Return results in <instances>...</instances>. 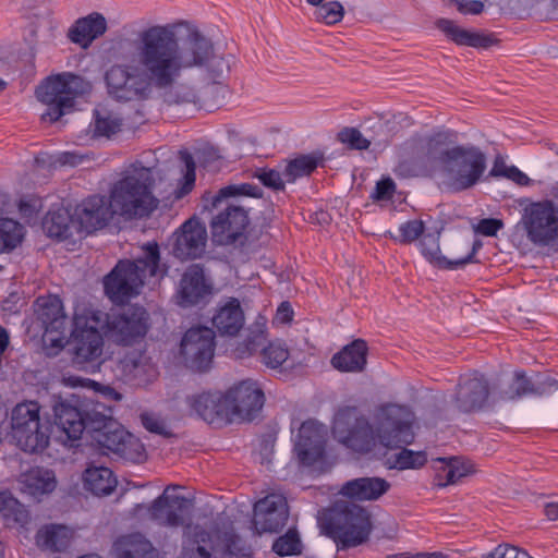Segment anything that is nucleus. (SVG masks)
I'll list each match as a JSON object with an SVG mask.
<instances>
[{
	"mask_svg": "<svg viewBox=\"0 0 558 558\" xmlns=\"http://www.w3.org/2000/svg\"><path fill=\"white\" fill-rule=\"evenodd\" d=\"M137 64H114L105 73L108 94L117 100L149 99L156 90L165 104L196 105L194 86L180 82L183 71L205 68L213 77L230 71L232 54L215 53L213 41L199 31L190 32L180 43L167 25H153L140 32Z\"/></svg>",
	"mask_w": 558,
	"mask_h": 558,
	"instance_id": "nucleus-1",
	"label": "nucleus"
},
{
	"mask_svg": "<svg viewBox=\"0 0 558 558\" xmlns=\"http://www.w3.org/2000/svg\"><path fill=\"white\" fill-rule=\"evenodd\" d=\"M53 414L60 438L70 441V447H77L75 442L86 433L92 445L121 457L128 454L131 435L112 418L111 410L104 403L72 396L59 399L53 405Z\"/></svg>",
	"mask_w": 558,
	"mask_h": 558,
	"instance_id": "nucleus-2",
	"label": "nucleus"
},
{
	"mask_svg": "<svg viewBox=\"0 0 558 558\" xmlns=\"http://www.w3.org/2000/svg\"><path fill=\"white\" fill-rule=\"evenodd\" d=\"M450 136L449 131L436 132L430 136L428 154L424 165H421V172L438 177L448 192L461 193L484 181L487 156L473 144L444 147Z\"/></svg>",
	"mask_w": 558,
	"mask_h": 558,
	"instance_id": "nucleus-3",
	"label": "nucleus"
},
{
	"mask_svg": "<svg viewBox=\"0 0 558 558\" xmlns=\"http://www.w3.org/2000/svg\"><path fill=\"white\" fill-rule=\"evenodd\" d=\"M167 268L160 266V250L156 242L143 246V255L134 260H120L106 276L104 286L106 294L114 302H124L140 294V289L147 278L160 277Z\"/></svg>",
	"mask_w": 558,
	"mask_h": 558,
	"instance_id": "nucleus-4",
	"label": "nucleus"
},
{
	"mask_svg": "<svg viewBox=\"0 0 558 558\" xmlns=\"http://www.w3.org/2000/svg\"><path fill=\"white\" fill-rule=\"evenodd\" d=\"M413 413L408 407L387 404L380 408L377 415V436L379 442L387 448H400L399 452L386 457L388 469L405 470L416 468L418 452L405 448L414 439L412 430Z\"/></svg>",
	"mask_w": 558,
	"mask_h": 558,
	"instance_id": "nucleus-5",
	"label": "nucleus"
},
{
	"mask_svg": "<svg viewBox=\"0 0 558 558\" xmlns=\"http://www.w3.org/2000/svg\"><path fill=\"white\" fill-rule=\"evenodd\" d=\"M324 535L338 550L357 547L368 541L373 530L369 512L348 500H337L327 510L322 524Z\"/></svg>",
	"mask_w": 558,
	"mask_h": 558,
	"instance_id": "nucleus-6",
	"label": "nucleus"
},
{
	"mask_svg": "<svg viewBox=\"0 0 558 558\" xmlns=\"http://www.w3.org/2000/svg\"><path fill=\"white\" fill-rule=\"evenodd\" d=\"M154 183L148 168L142 167L123 175L110 189L113 213L125 219L149 216L158 206V199L153 194Z\"/></svg>",
	"mask_w": 558,
	"mask_h": 558,
	"instance_id": "nucleus-7",
	"label": "nucleus"
},
{
	"mask_svg": "<svg viewBox=\"0 0 558 558\" xmlns=\"http://www.w3.org/2000/svg\"><path fill=\"white\" fill-rule=\"evenodd\" d=\"M90 83L81 75L64 72L47 77L36 89L37 99L47 105L43 118L57 122L62 116L71 112L75 106V98L88 94Z\"/></svg>",
	"mask_w": 558,
	"mask_h": 558,
	"instance_id": "nucleus-8",
	"label": "nucleus"
},
{
	"mask_svg": "<svg viewBox=\"0 0 558 558\" xmlns=\"http://www.w3.org/2000/svg\"><path fill=\"white\" fill-rule=\"evenodd\" d=\"M10 426L12 438L21 450L34 453L48 447L50 425L48 421H41L38 402L16 404L12 410Z\"/></svg>",
	"mask_w": 558,
	"mask_h": 558,
	"instance_id": "nucleus-9",
	"label": "nucleus"
},
{
	"mask_svg": "<svg viewBox=\"0 0 558 558\" xmlns=\"http://www.w3.org/2000/svg\"><path fill=\"white\" fill-rule=\"evenodd\" d=\"M178 486H168L163 493L158 496L148 507L150 518L162 525L178 527H186L187 536L186 546L207 545L211 543L210 533L202 525L191 526L185 524L184 512L192 506V500L183 495L169 494L170 489Z\"/></svg>",
	"mask_w": 558,
	"mask_h": 558,
	"instance_id": "nucleus-10",
	"label": "nucleus"
},
{
	"mask_svg": "<svg viewBox=\"0 0 558 558\" xmlns=\"http://www.w3.org/2000/svg\"><path fill=\"white\" fill-rule=\"evenodd\" d=\"M331 433L333 438L347 449L360 453H369L375 445L377 428L374 429L366 416L356 407L340 408L333 417Z\"/></svg>",
	"mask_w": 558,
	"mask_h": 558,
	"instance_id": "nucleus-11",
	"label": "nucleus"
},
{
	"mask_svg": "<svg viewBox=\"0 0 558 558\" xmlns=\"http://www.w3.org/2000/svg\"><path fill=\"white\" fill-rule=\"evenodd\" d=\"M526 203L521 211L520 225L526 239L535 246L545 247L558 243V205L553 199L521 202Z\"/></svg>",
	"mask_w": 558,
	"mask_h": 558,
	"instance_id": "nucleus-12",
	"label": "nucleus"
},
{
	"mask_svg": "<svg viewBox=\"0 0 558 558\" xmlns=\"http://www.w3.org/2000/svg\"><path fill=\"white\" fill-rule=\"evenodd\" d=\"M72 327L69 345L73 365L89 373L99 371L102 363V335L96 327L89 326L85 317H74Z\"/></svg>",
	"mask_w": 558,
	"mask_h": 558,
	"instance_id": "nucleus-13",
	"label": "nucleus"
},
{
	"mask_svg": "<svg viewBox=\"0 0 558 558\" xmlns=\"http://www.w3.org/2000/svg\"><path fill=\"white\" fill-rule=\"evenodd\" d=\"M444 229L440 220H433L427 216V220L421 217V253L424 258L435 268L456 270L465 265L475 263V255L482 248L481 240H474L471 252L458 259H449L441 254L439 238Z\"/></svg>",
	"mask_w": 558,
	"mask_h": 558,
	"instance_id": "nucleus-14",
	"label": "nucleus"
},
{
	"mask_svg": "<svg viewBox=\"0 0 558 558\" xmlns=\"http://www.w3.org/2000/svg\"><path fill=\"white\" fill-rule=\"evenodd\" d=\"M106 326L110 337L119 344L131 345L146 336L149 314L140 305L129 304L107 314Z\"/></svg>",
	"mask_w": 558,
	"mask_h": 558,
	"instance_id": "nucleus-15",
	"label": "nucleus"
},
{
	"mask_svg": "<svg viewBox=\"0 0 558 558\" xmlns=\"http://www.w3.org/2000/svg\"><path fill=\"white\" fill-rule=\"evenodd\" d=\"M256 320L248 327V333L244 341L238 343L234 355L238 359H245L260 351L262 362L270 368L280 367L289 357V350L283 342L272 341L264 345L266 341V322Z\"/></svg>",
	"mask_w": 558,
	"mask_h": 558,
	"instance_id": "nucleus-16",
	"label": "nucleus"
},
{
	"mask_svg": "<svg viewBox=\"0 0 558 558\" xmlns=\"http://www.w3.org/2000/svg\"><path fill=\"white\" fill-rule=\"evenodd\" d=\"M215 331L205 326L187 329L180 343V353L187 367L206 371L215 354Z\"/></svg>",
	"mask_w": 558,
	"mask_h": 558,
	"instance_id": "nucleus-17",
	"label": "nucleus"
},
{
	"mask_svg": "<svg viewBox=\"0 0 558 558\" xmlns=\"http://www.w3.org/2000/svg\"><path fill=\"white\" fill-rule=\"evenodd\" d=\"M248 223L247 210L241 206L228 205L210 221L211 240L217 245L243 246L247 240L245 230Z\"/></svg>",
	"mask_w": 558,
	"mask_h": 558,
	"instance_id": "nucleus-18",
	"label": "nucleus"
},
{
	"mask_svg": "<svg viewBox=\"0 0 558 558\" xmlns=\"http://www.w3.org/2000/svg\"><path fill=\"white\" fill-rule=\"evenodd\" d=\"M225 393L232 422L235 418L252 422L258 416L265 403L263 389L252 379L234 384Z\"/></svg>",
	"mask_w": 558,
	"mask_h": 558,
	"instance_id": "nucleus-19",
	"label": "nucleus"
},
{
	"mask_svg": "<svg viewBox=\"0 0 558 558\" xmlns=\"http://www.w3.org/2000/svg\"><path fill=\"white\" fill-rule=\"evenodd\" d=\"M327 429L324 424L307 420L299 428L294 451L302 465L312 466L325 456Z\"/></svg>",
	"mask_w": 558,
	"mask_h": 558,
	"instance_id": "nucleus-20",
	"label": "nucleus"
},
{
	"mask_svg": "<svg viewBox=\"0 0 558 558\" xmlns=\"http://www.w3.org/2000/svg\"><path fill=\"white\" fill-rule=\"evenodd\" d=\"M289 519V509L283 496L270 494L254 505L253 526L258 534L277 533Z\"/></svg>",
	"mask_w": 558,
	"mask_h": 558,
	"instance_id": "nucleus-21",
	"label": "nucleus"
},
{
	"mask_svg": "<svg viewBox=\"0 0 558 558\" xmlns=\"http://www.w3.org/2000/svg\"><path fill=\"white\" fill-rule=\"evenodd\" d=\"M190 415H195L208 424L227 425L232 423L226 393L207 391L186 398Z\"/></svg>",
	"mask_w": 558,
	"mask_h": 558,
	"instance_id": "nucleus-22",
	"label": "nucleus"
},
{
	"mask_svg": "<svg viewBox=\"0 0 558 558\" xmlns=\"http://www.w3.org/2000/svg\"><path fill=\"white\" fill-rule=\"evenodd\" d=\"M488 396L489 387L487 380L484 375L475 371L460 377L454 395V403L460 412H475L484 408Z\"/></svg>",
	"mask_w": 558,
	"mask_h": 558,
	"instance_id": "nucleus-23",
	"label": "nucleus"
},
{
	"mask_svg": "<svg viewBox=\"0 0 558 558\" xmlns=\"http://www.w3.org/2000/svg\"><path fill=\"white\" fill-rule=\"evenodd\" d=\"M557 389V380L549 375L527 377L524 371H515L507 388L499 391V399L517 400L527 396H544Z\"/></svg>",
	"mask_w": 558,
	"mask_h": 558,
	"instance_id": "nucleus-24",
	"label": "nucleus"
},
{
	"mask_svg": "<svg viewBox=\"0 0 558 558\" xmlns=\"http://www.w3.org/2000/svg\"><path fill=\"white\" fill-rule=\"evenodd\" d=\"M113 213L111 202L102 195H92L85 198L75 208L76 221L80 223V232L83 230L92 233L106 227Z\"/></svg>",
	"mask_w": 558,
	"mask_h": 558,
	"instance_id": "nucleus-25",
	"label": "nucleus"
},
{
	"mask_svg": "<svg viewBox=\"0 0 558 558\" xmlns=\"http://www.w3.org/2000/svg\"><path fill=\"white\" fill-rule=\"evenodd\" d=\"M207 242V232L195 219L186 220L180 228L173 244V255L182 260L195 259L203 255Z\"/></svg>",
	"mask_w": 558,
	"mask_h": 558,
	"instance_id": "nucleus-26",
	"label": "nucleus"
},
{
	"mask_svg": "<svg viewBox=\"0 0 558 558\" xmlns=\"http://www.w3.org/2000/svg\"><path fill=\"white\" fill-rule=\"evenodd\" d=\"M37 318L41 323L46 336L56 335L50 338L53 344H59L65 338L68 317L63 311V304L59 296L38 298Z\"/></svg>",
	"mask_w": 558,
	"mask_h": 558,
	"instance_id": "nucleus-27",
	"label": "nucleus"
},
{
	"mask_svg": "<svg viewBox=\"0 0 558 558\" xmlns=\"http://www.w3.org/2000/svg\"><path fill=\"white\" fill-rule=\"evenodd\" d=\"M211 293L213 283L206 278L203 266L199 264L189 266L180 281V304L197 305Z\"/></svg>",
	"mask_w": 558,
	"mask_h": 558,
	"instance_id": "nucleus-28",
	"label": "nucleus"
},
{
	"mask_svg": "<svg viewBox=\"0 0 558 558\" xmlns=\"http://www.w3.org/2000/svg\"><path fill=\"white\" fill-rule=\"evenodd\" d=\"M390 488V483L381 477H357L345 482L339 494L350 500H377Z\"/></svg>",
	"mask_w": 558,
	"mask_h": 558,
	"instance_id": "nucleus-29",
	"label": "nucleus"
},
{
	"mask_svg": "<svg viewBox=\"0 0 558 558\" xmlns=\"http://www.w3.org/2000/svg\"><path fill=\"white\" fill-rule=\"evenodd\" d=\"M43 229L49 238L68 240L80 233V223L64 207L51 208L43 219Z\"/></svg>",
	"mask_w": 558,
	"mask_h": 558,
	"instance_id": "nucleus-30",
	"label": "nucleus"
},
{
	"mask_svg": "<svg viewBox=\"0 0 558 558\" xmlns=\"http://www.w3.org/2000/svg\"><path fill=\"white\" fill-rule=\"evenodd\" d=\"M367 352L366 341L355 339L331 357V365L343 373L362 372L367 363Z\"/></svg>",
	"mask_w": 558,
	"mask_h": 558,
	"instance_id": "nucleus-31",
	"label": "nucleus"
},
{
	"mask_svg": "<svg viewBox=\"0 0 558 558\" xmlns=\"http://www.w3.org/2000/svg\"><path fill=\"white\" fill-rule=\"evenodd\" d=\"M244 323V312L240 301L235 298H230L223 305H220L213 317V325L221 336H236Z\"/></svg>",
	"mask_w": 558,
	"mask_h": 558,
	"instance_id": "nucleus-32",
	"label": "nucleus"
},
{
	"mask_svg": "<svg viewBox=\"0 0 558 558\" xmlns=\"http://www.w3.org/2000/svg\"><path fill=\"white\" fill-rule=\"evenodd\" d=\"M434 484L438 487L458 484L473 471V465L461 458H437L432 461Z\"/></svg>",
	"mask_w": 558,
	"mask_h": 558,
	"instance_id": "nucleus-33",
	"label": "nucleus"
},
{
	"mask_svg": "<svg viewBox=\"0 0 558 558\" xmlns=\"http://www.w3.org/2000/svg\"><path fill=\"white\" fill-rule=\"evenodd\" d=\"M107 31V21L101 13L93 12L85 17L78 19L69 29V38L72 43L87 47L92 41Z\"/></svg>",
	"mask_w": 558,
	"mask_h": 558,
	"instance_id": "nucleus-34",
	"label": "nucleus"
},
{
	"mask_svg": "<svg viewBox=\"0 0 558 558\" xmlns=\"http://www.w3.org/2000/svg\"><path fill=\"white\" fill-rule=\"evenodd\" d=\"M436 26L448 39L460 46L488 48L495 43L493 37L461 28L448 19H439Z\"/></svg>",
	"mask_w": 558,
	"mask_h": 558,
	"instance_id": "nucleus-35",
	"label": "nucleus"
},
{
	"mask_svg": "<svg viewBox=\"0 0 558 558\" xmlns=\"http://www.w3.org/2000/svg\"><path fill=\"white\" fill-rule=\"evenodd\" d=\"M117 558H156L151 543L142 534L135 533L114 544Z\"/></svg>",
	"mask_w": 558,
	"mask_h": 558,
	"instance_id": "nucleus-36",
	"label": "nucleus"
},
{
	"mask_svg": "<svg viewBox=\"0 0 558 558\" xmlns=\"http://www.w3.org/2000/svg\"><path fill=\"white\" fill-rule=\"evenodd\" d=\"M83 478L86 489L97 496L110 495L118 484L113 472L106 466L87 468Z\"/></svg>",
	"mask_w": 558,
	"mask_h": 558,
	"instance_id": "nucleus-37",
	"label": "nucleus"
},
{
	"mask_svg": "<svg viewBox=\"0 0 558 558\" xmlns=\"http://www.w3.org/2000/svg\"><path fill=\"white\" fill-rule=\"evenodd\" d=\"M72 531L65 525L50 524L41 527L36 535L37 543L51 551L61 553L70 546Z\"/></svg>",
	"mask_w": 558,
	"mask_h": 558,
	"instance_id": "nucleus-38",
	"label": "nucleus"
},
{
	"mask_svg": "<svg viewBox=\"0 0 558 558\" xmlns=\"http://www.w3.org/2000/svg\"><path fill=\"white\" fill-rule=\"evenodd\" d=\"M263 194V190L253 183L229 184L221 187L215 195H210V193L204 194L203 201L205 203L204 207L208 209V204H210L211 208H217L222 201L231 197L248 196L260 198Z\"/></svg>",
	"mask_w": 558,
	"mask_h": 558,
	"instance_id": "nucleus-39",
	"label": "nucleus"
},
{
	"mask_svg": "<svg viewBox=\"0 0 558 558\" xmlns=\"http://www.w3.org/2000/svg\"><path fill=\"white\" fill-rule=\"evenodd\" d=\"M0 514L9 525L25 526L29 521L26 508L9 490H0Z\"/></svg>",
	"mask_w": 558,
	"mask_h": 558,
	"instance_id": "nucleus-40",
	"label": "nucleus"
},
{
	"mask_svg": "<svg viewBox=\"0 0 558 558\" xmlns=\"http://www.w3.org/2000/svg\"><path fill=\"white\" fill-rule=\"evenodd\" d=\"M24 482L28 493L33 496L49 494L57 486L54 472L43 468L31 470L25 475Z\"/></svg>",
	"mask_w": 558,
	"mask_h": 558,
	"instance_id": "nucleus-41",
	"label": "nucleus"
},
{
	"mask_svg": "<svg viewBox=\"0 0 558 558\" xmlns=\"http://www.w3.org/2000/svg\"><path fill=\"white\" fill-rule=\"evenodd\" d=\"M337 138L342 144H345L348 148L354 150H366L371 144L381 145L388 142V137L385 134L381 136L379 133L366 137L356 128H343L337 135Z\"/></svg>",
	"mask_w": 558,
	"mask_h": 558,
	"instance_id": "nucleus-42",
	"label": "nucleus"
},
{
	"mask_svg": "<svg viewBox=\"0 0 558 558\" xmlns=\"http://www.w3.org/2000/svg\"><path fill=\"white\" fill-rule=\"evenodd\" d=\"M322 160V157H317L313 154L301 155L294 158L287 165L284 169L283 175L286 181L292 183L298 178L310 175L313 171L316 170Z\"/></svg>",
	"mask_w": 558,
	"mask_h": 558,
	"instance_id": "nucleus-43",
	"label": "nucleus"
},
{
	"mask_svg": "<svg viewBox=\"0 0 558 558\" xmlns=\"http://www.w3.org/2000/svg\"><path fill=\"white\" fill-rule=\"evenodd\" d=\"M24 227L11 218L0 219V253L15 248L23 240Z\"/></svg>",
	"mask_w": 558,
	"mask_h": 558,
	"instance_id": "nucleus-44",
	"label": "nucleus"
},
{
	"mask_svg": "<svg viewBox=\"0 0 558 558\" xmlns=\"http://www.w3.org/2000/svg\"><path fill=\"white\" fill-rule=\"evenodd\" d=\"M272 550L281 557L300 555L302 543L298 530L291 527L286 534L279 536L272 544Z\"/></svg>",
	"mask_w": 558,
	"mask_h": 558,
	"instance_id": "nucleus-45",
	"label": "nucleus"
},
{
	"mask_svg": "<svg viewBox=\"0 0 558 558\" xmlns=\"http://www.w3.org/2000/svg\"><path fill=\"white\" fill-rule=\"evenodd\" d=\"M344 9L339 1H329L322 4L315 11L318 21H323L328 25H333L343 19Z\"/></svg>",
	"mask_w": 558,
	"mask_h": 558,
	"instance_id": "nucleus-46",
	"label": "nucleus"
},
{
	"mask_svg": "<svg viewBox=\"0 0 558 558\" xmlns=\"http://www.w3.org/2000/svg\"><path fill=\"white\" fill-rule=\"evenodd\" d=\"M252 177L257 179L265 187L274 191L284 190V180L281 173L276 169L257 168Z\"/></svg>",
	"mask_w": 558,
	"mask_h": 558,
	"instance_id": "nucleus-47",
	"label": "nucleus"
},
{
	"mask_svg": "<svg viewBox=\"0 0 558 558\" xmlns=\"http://www.w3.org/2000/svg\"><path fill=\"white\" fill-rule=\"evenodd\" d=\"M396 190L395 181L390 177H383L376 182L369 198L374 203L390 202L395 196Z\"/></svg>",
	"mask_w": 558,
	"mask_h": 558,
	"instance_id": "nucleus-48",
	"label": "nucleus"
},
{
	"mask_svg": "<svg viewBox=\"0 0 558 558\" xmlns=\"http://www.w3.org/2000/svg\"><path fill=\"white\" fill-rule=\"evenodd\" d=\"M94 132L97 136L110 137L121 129V122L109 116L104 117L99 111L95 110Z\"/></svg>",
	"mask_w": 558,
	"mask_h": 558,
	"instance_id": "nucleus-49",
	"label": "nucleus"
},
{
	"mask_svg": "<svg viewBox=\"0 0 558 558\" xmlns=\"http://www.w3.org/2000/svg\"><path fill=\"white\" fill-rule=\"evenodd\" d=\"M180 154H181V159L185 166V173H184V183L181 186L180 193L178 195L179 197H181L192 191V189L194 187V184H195V179H196V173H195L196 165H195L193 156L186 150L181 151Z\"/></svg>",
	"mask_w": 558,
	"mask_h": 558,
	"instance_id": "nucleus-50",
	"label": "nucleus"
},
{
	"mask_svg": "<svg viewBox=\"0 0 558 558\" xmlns=\"http://www.w3.org/2000/svg\"><path fill=\"white\" fill-rule=\"evenodd\" d=\"M141 422L144 428L149 433L162 436L163 438L173 436V433L167 428L165 422L153 414H141Z\"/></svg>",
	"mask_w": 558,
	"mask_h": 558,
	"instance_id": "nucleus-51",
	"label": "nucleus"
},
{
	"mask_svg": "<svg viewBox=\"0 0 558 558\" xmlns=\"http://www.w3.org/2000/svg\"><path fill=\"white\" fill-rule=\"evenodd\" d=\"M483 558H533L525 550L511 545H498Z\"/></svg>",
	"mask_w": 558,
	"mask_h": 558,
	"instance_id": "nucleus-52",
	"label": "nucleus"
},
{
	"mask_svg": "<svg viewBox=\"0 0 558 558\" xmlns=\"http://www.w3.org/2000/svg\"><path fill=\"white\" fill-rule=\"evenodd\" d=\"M401 243L408 244L418 239V219L409 220L399 227V235L396 238Z\"/></svg>",
	"mask_w": 558,
	"mask_h": 558,
	"instance_id": "nucleus-53",
	"label": "nucleus"
},
{
	"mask_svg": "<svg viewBox=\"0 0 558 558\" xmlns=\"http://www.w3.org/2000/svg\"><path fill=\"white\" fill-rule=\"evenodd\" d=\"M504 228V222L496 218H484L477 223L476 231L485 236H495Z\"/></svg>",
	"mask_w": 558,
	"mask_h": 558,
	"instance_id": "nucleus-54",
	"label": "nucleus"
},
{
	"mask_svg": "<svg viewBox=\"0 0 558 558\" xmlns=\"http://www.w3.org/2000/svg\"><path fill=\"white\" fill-rule=\"evenodd\" d=\"M395 173L399 178H414L418 174V163L414 159L401 160L395 168Z\"/></svg>",
	"mask_w": 558,
	"mask_h": 558,
	"instance_id": "nucleus-55",
	"label": "nucleus"
},
{
	"mask_svg": "<svg viewBox=\"0 0 558 558\" xmlns=\"http://www.w3.org/2000/svg\"><path fill=\"white\" fill-rule=\"evenodd\" d=\"M506 179L520 186H529L532 183V180L514 165L509 167Z\"/></svg>",
	"mask_w": 558,
	"mask_h": 558,
	"instance_id": "nucleus-56",
	"label": "nucleus"
},
{
	"mask_svg": "<svg viewBox=\"0 0 558 558\" xmlns=\"http://www.w3.org/2000/svg\"><path fill=\"white\" fill-rule=\"evenodd\" d=\"M458 10L462 14L477 15L483 12L484 3L480 0H462V2H459Z\"/></svg>",
	"mask_w": 558,
	"mask_h": 558,
	"instance_id": "nucleus-57",
	"label": "nucleus"
},
{
	"mask_svg": "<svg viewBox=\"0 0 558 558\" xmlns=\"http://www.w3.org/2000/svg\"><path fill=\"white\" fill-rule=\"evenodd\" d=\"M185 558H214L206 545L184 546Z\"/></svg>",
	"mask_w": 558,
	"mask_h": 558,
	"instance_id": "nucleus-58",
	"label": "nucleus"
},
{
	"mask_svg": "<svg viewBox=\"0 0 558 558\" xmlns=\"http://www.w3.org/2000/svg\"><path fill=\"white\" fill-rule=\"evenodd\" d=\"M277 318L281 323H290L293 319V310L288 301L281 302L277 308Z\"/></svg>",
	"mask_w": 558,
	"mask_h": 558,
	"instance_id": "nucleus-59",
	"label": "nucleus"
},
{
	"mask_svg": "<svg viewBox=\"0 0 558 558\" xmlns=\"http://www.w3.org/2000/svg\"><path fill=\"white\" fill-rule=\"evenodd\" d=\"M80 161H81V158L76 154L70 153V151H64V153L60 154L57 157L56 161L51 162L50 165L59 163L61 166H65V165L76 166L80 163Z\"/></svg>",
	"mask_w": 558,
	"mask_h": 558,
	"instance_id": "nucleus-60",
	"label": "nucleus"
},
{
	"mask_svg": "<svg viewBox=\"0 0 558 558\" xmlns=\"http://www.w3.org/2000/svg\"><path fill=\"white\" fill-rule=\"evenodd\" d=\"M510 166H507L500 158H496L494 161L493 168L489 171V177H502L506 178L508 174V169Z\"/></svg>",
	"mask_w": 558,
	"mask_h": 558,
	"instance_id": "nucleus-61",
	"label": "nucleus"
},
{
	"mask_svg": "<svg viewBox=\"0 0 558 558\" xmlns=\"http://www.w3.org/2000/svg\"><path fill=\"white\" fill-rule=\"evenodd\" d=\"M544 514L550 521L558 520V502H556V501L546 502L544 506Z\"/></svg>",
	"mask_w": 558,
	"mask_h": 558,
	"instance_id": "nucleus-62",
	"label": "nucleus"
},
{
	"mask_svg": "<svg viewBox=\"0 0 558 558\" xmlns=\"http://www.w3.org/2000/svg\"><path fill=\"white\" fill-rule=\"evenodd\" d=\"M20 300L16 293L10 294L8 299L3 301V310L12 313L17 312L16 302Z\"/></svg>",
	"mask_w": 558,
	"mask_h": 558,
	"instance_id": "nucleus-63",
	"label": "nucleus"
},
{
	"mask_svg": "<svg viewBox=\"0 0 558 558\" xmlns=\"http://www.w3.org/2000/svg\"><path fill=\"white\" fill-rule=\"evenodd\" d=\"M8 345H9V333L3 327H0V355L5 351Z\"/></svg>",
	"mask_w": 558,
	"mask_h": 558,
	"instance_id": "nucleus-64",
	"label": "nucleus"
}]
</instances>
